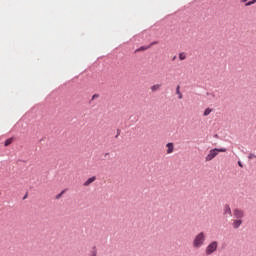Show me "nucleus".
I'll list each match as a JSON object with an SVG mask.
<instances>
[{"label":"nucleus","mask_w":256,"mask_h":256,"mask_svg":"<svg viewBox=\"0 0 256 256\" xmlns=\"http://www.w3.org/2000/svg\"><path fill=\"white\" fill-rule=\"evenodd\" d=\"M145 49H147V48L141 47V48L139 49V51H145Z\"/></svg>","instance_id":"f3484780"},{"label":"nucleus","mask_w":256,"mask_h":256,"mask_svg":"<svg viewBox=\"0 0 256 256\" xmlns=\"http://www.w3.org/2000/svg\"><path fill=\"white\" fill-rule=\"evenodd\" d=\"M238 165L239 167H243V164L241 163V161H238Z\"/></svg>","instance_id":"a211bd4d"},{"label":"nucleus","mask_w":256,"mask_h":256,"mask_svg":"<svg viewBox=\"0 0 256 256\" xmlns=\"http://www.w3.org/2000/svg\"><path fill=\"white\" fill-rule=\"evenodd\" d=\"M247 0H242V3H245Z\"/></svg>","instance_id":"412c9836"},{"label":"nucleus","mask_w":256,"mask_h":256,"mask_svg":"<svg viewBox=\"0 0 256 256\" xmlns=\"http://www.w3.org/2000/svg\"><path fill=\"white\" fill-rule=\"evenodd\" d=\"M179 95V99H183V94H178Z\"/></svg>","instance_id":"6ab92c4d"},{"label":"nucleus","mask_w":256,"mask_h":256,"mask_svg":"<svg viewBox=\"0 0 256 256\" xmlns=\"http://www.w3.org/2000/svg\"><path fill=\"white\" fill-rule=\"evenodd\" d=\"M219 153H227V149L225 148H214L209 151L208 155L205 158V161H213Z\"/></svg>","instance_id":"f03ea898"},{"label":"nucleus","mask_w":256,"mask_h":256,"mask_svg":"<svg viewBox=\"0 0 256 256\" xmlns=\"http://www.w3.org/2000/svg\"><path fill=\"white\" fill-rule=\"evenodd\" d=\"M13 143V139L12 138H9L5 141L4 145L5 147H9V145H11Z\"/></svg>","instance_id":"9d476101"},{"label":"nucleus","mask_w":256,"mask_h":256,"mask_svg":"<svg viewBox=\"0 0 256 256\" xmlns=\"http://www.w3.org/2000/svg\"><path fill=\"white\" fill-rule=\"evenodd\" d=\"M93 99H95V98H97V95H93V97H92Z\"/></svg>","instance_id":"aec40b11"},{"label":"nucleus","mask_w":256,"mask_h":256,"mask_svg":"<svg viewBox=\"0 0 256 256\" xmlns=\"http://www.w3.org/2000/svg\"><path fill=\"white\" fill-rule=\"evenodd\" d=\"M233 215L235 217V219H243V217H245V212L239 208H236L233 210Z\"/></svg>","instance_id":"20e7f679"},{"label":"nucleus","mask_w":256,"mask_h":256,"mask_svg":"<svg viewBox=\"0 0 256 256\" xmlns=\"http://www.w3.org/2000/svg\"><path fill=\"white\" fill-rule=\"evenodd\" d=\"M96 180H97V177H95V176L88 178L84 182V187H89V185H91V183H95Z\"/></svg>","instance_id":"423d86ee"},{"label":"nucleus","mask_w":256,"mask_h":256,"mask_svg":"<svg viewBox=\"0 0 256 256\" xmlns=\"http://www.w3.org/2000/svg\"><path fill=\"white\" fill-rule=\"evenodd\" d=\"M93 256H97V254H95V253H94V255H93Z\"/></svg>","instance_id":"4be33fe9"},{"label":"nucleus","mask_w":256,"mask_h":256,"mask_svg":"<svg viewBox=\"0 0 256 256\" xmlns=\"http://www.w3.org/2000/svg\"><path fill=\"white\" fill-rule=\"evenodd\" d=\"M166 147L168 155H171V153H173V151L175 150V146L173 145V143L166 144Z\"/></svg>","instance_id":"0eeeda50"},{"label":"nucleus","mask_w":256,"mask_h":256,"mask_svg":"<svg viewBox=\"0 0 256 256\" xmlns=\"http://www.w3.org/2000/svg\"><path fill=\"white\" fill-rule=\"evenodd\" d=\"M248 159H256V155L255 154H249Z\"/></svg>","instance_id":"4468645a"},{"label":"nucleus","mask_w":256,"mask_h":256,"mask_svg":"<svg viewBox=\"0 0 256 256\" xmlns=\"http://www.w3.org/2000/svg\"><path fill=\"white\" fill-rule=\"evenodd\" d=\"M159 89H161V84H154L150 87V90L152 91V93L159 91Z\"/></svg>","instance_id":"1a4fd4ad"},{"label":"nucleus","mask_w":256,"mask_h":256,"mask_svg":"<svg viewBox=\"0 0 256 256\" xmlns=\"http://www.w3.org/2000/svg\"><path fill=\"white\" fill-rule=\"evenodd\" d=\"M179 59H180V61H185L187 59V56H185V53H180Z\"/></svg>","instance_id":"f8f14e48"},{"label":"nucleus","mask_w":256,"mask_h":256,"mask_svg":"<svg viewBox=\"0 0 256 256\" xmlns=\"http://www.w3.org/2000/svg\"><path fill=\"white\" fill-rule=\"evenodd\" d=\"M205 241H207V235L205 232H200L194 237L192 241V247L194 249H201V247L205 245Z\"/></svg>","instance_id":"f257e3e1"},{"label":"nucleus","mask_w":256,"mask_h":256,"mask_svg":"<svg viewBox=\"0 0 256 256\" xmlns=\"http://www.w3.org/2000/svg\"><path fill=\"white\" fill-rule=\"evenodd\" d=\"M256 0H252L248 3H246V7H250V5H255Z\"/></svg>","instance_id":"ddd939ff"},{"label":"nucleus","mask_w":256,"mask_h":256,"mask_svg":"<svg viewBox=\"0 0 256 256\" xmlns=\"http://www.w3.org/2000/svg\"><path fill=\"white\" fill-rule=\"evenodd\" d=\"M176 93H177V95H181V91H180V87L179 86H177V88H176Z\"/></svg>","instance_id":"2eb2a0df"},{"label":"nucleus","mask_w":256,"mask_h":256,"mask_svg":"<svg viewBox=\"0 0 256 256\" xmlns=\"http://www.w3.org/2000/svg\"><path fill=\"white\" fill-rule=\"evenodd\" d=\"M241 225H243V220H240V219L233 220L232 227L234 229H239Z\"/></svg>","instance_id":"39448f33"},{"label":"nucleus","mask_w":256,"mask_h":256,"mask_svg":"<svg viewBox=\"0 0 256 256\" xmlns=\"http://www.w3.org/2000/svg\"><path fill=\"white\" fill-rule=\"evenodd\" d=\"M224 215H226V217H231L232 212H231V207H229V205H226L224 207Z\"/></svg>","instance_id":"6e6552de"},{"label":"nucleus","mask_w":256,"mask_h":256,"mask_svg":"<svg viewBox=\"0 0 256 256\" xmlns=\"http://www.w3.org/2000/svg\"><path fill=\"white\" fill-rule=\"evenodd\" d=\"M63 193H65L64 191H62L60 194L57 195L56 199H60L61 195H63Z\"/></svg>","instance_id":"dca6fc26"},{"label":"nucleus","mask_w":256,"mask_h":256,"mask_svg":"<svg viewBox=\"0 0 256 256\" xmlns=\"http://www.w3.org/2000/svg\"><path fill=\"white\" fill-rule=\"evenodd\" d=\"M218 248H219V242L217 241L210 242L205 249V255L207 256L213 255V253H215V251H217Z\"/></svg>","instance_id":"7ed1b4c3"},{"label":"nucleus","mask_w":256,"mask_h":256,"mask_svg":"<svg viewBox=\"0 0 256 256\" xmlns=\"http://www.w3.org/2000/svg\"><path fill=\"white\" fill-rule=\"evenodd\" d=\"M212 111H213L212 109L207 108V109L204 111V117H207L208 115H211V112H212Z\"/></svg>","instance_id":"9b49d317"}]
</instances>
